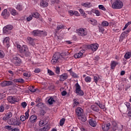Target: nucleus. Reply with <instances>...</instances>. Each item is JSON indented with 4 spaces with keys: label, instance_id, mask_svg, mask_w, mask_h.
<instances>
[{
    "label": "nucleus",
    "instance_id": "nucleus-1",
    "mask_svg": "<svg viewBox=\"0 0 131 131\" xmlns=\"http://www.w3.org/2000/svg\"><path fill=\"white\" fill-rule=\"evenodd\" d=\"M67 54L66 53H62L61 54L60 53H55L51 60V63L53 65L55 64H58V63H61L62 60H65L66 59V55Z\"/></svg>",
    "mask_w": 131,
    "mask_h": 131
},
{
    "label": "nucleus",
    "instance_id": "nucleus-2",
    "mask_svg": "<svg viewBox=\"0 0 131 131\" xmlns=\"http://www.w3.org/2000/svg\"><path fill=\"white\" fill-rule=\"evenodd\" d=\"M17 49L21 54H24L26 56H29L30 52L28 50V47L26 45H23L21 47V45H17Z\"/></svg>",
    "mask_w": 131,
    "mask_h": 131
},
{
    "label": "nucleus",
    "instance_id": "nucleus-3",
    "mask_svg": "<svg viewBox=\"0 0 131 131\" xmlns=\"http://www.w3.org/2000/svg\"><path fill=\"white\" fill-rule=\"evenodd\" d=\"M123 7V3L120 0H116L112 5V8L115 9H122Z\"/></svg>",
    "mask_w": 131,
    "mask_h": 131
},
{
    "label": "nucleus",
    "instance_id": "nucleus-4",
    "mask_svg": "<svg viewBox=\"0 0 131 131\" xmlns=\"http://www.w3.org/2000/svg\"><path fill=\"white\" fill-rule=\"evenodd\" d=\"M7 100L8 102H9V103H11V104H14V103H16V102H19L20 100V97L10 96L7 98Z\"/></svg>",
    "mask_w": 131,
    "mask_h": 131
},
{
    "label": "nucleus",
    "instance_id": "nucleus-5",
    "mask_svg": "<svg viewBox=\"0 0 131 131\" xmlns=\"http://www.w3.org/2000/svg\"><path fill=\"white\" fill-rule=\"evenodd\" d=\"M76 93L78 96H83L84 93H83V91H82L81 89L80 88V85L78 83H77L76 84Z\"/></svg>",
    "mask_w": 131,
    "mask_h": 131
},
{
    "label": "nucleus",
    "instance_id": "nucleus-6",
    "mask_svg": "<svg viewBox=\"0 0 131 131\" xmlns=\"http://www.w3.org/2000/svg\"><path fill=\"white\" fill-rule=\"evenodd\" d=\"M12 29H13V26L11 25H7L4 27L3 32L6 34H9V33H11Z\"/></svg>",
    "mask_w": 131,
    "mask_h": 131
},
{
    "label": "nucleus",
    "instance_id": "nucleus-7",
    "mask_svg": "<svg viewBox=\"0 0 131 131\" xmlns=\"http://www.w3.org/2000/svg\"><path fill=\"white\" fill-rule=\"evenodd\" d=\"M88 48L89 50H92L93 52H96L98 50V48H99V45L98 43L89 45L88 46Z\"/></svg>",
    "mask_w": 131,
    "mask_h": 131
},
{
    "label": "nucleus",
    "instance_id": "nucleus-8",
    "mask_svg": "<svg viewBox=\"0 0 131 131\" xmlns=\"http://www.w3.org/2000/svg\"><path fill=\"white\" fill-rule=\"evenodd\" d=\"M78 35L80 36H84L88 34V32L85 29L80 28L77 30Z\"/></svg>",
    "mask_w": 131,
    "mask_h": 131
},
{
    "label": "nucleus",
    "instance_id": "nucleus-9",
    "mask_svg": "<svg viewBox=\"0 0 131 131\" xmlns=\"http://www.w3.org/2000/svg\"><path fill=\"white\" fill-rule=\"evenodd\" d=\"M9 124L11 125L19 126L21 124V122L15 119H11L9 121Z\"/></svg>",
    "mask_w": 131,
    "mask_h": 131
},
{
    "label": "nucleus",
    "instance_id": "nucleus-10",
    "mask_svg": "<svg viewBox=\"0 0 131 131\" xmlns=\"http://www.w3.org/2000/svg\"><path fill=\"white\" fill-rule=\"evenodd\" d=\"M13 84V81H4L1 83L2 86H9Z\"/></svg>",
    "mask_w": 131,
    "mask_h": 131
},
{
    "label": "nucleus",
    "instance_id": "nucleus-11",
    "mask_svg": "<svg viewBox=\"0 0 131 131\" xmlns=\"http://www.w3.org/2000/svg\"><path fill=\"white\" fill-rule=\"evenodd\" d=\"M84 52V50H81L79 53H77L74 54V57L75 59H79L80 58H82V56Z\"/></svg>",
    "mask_w": 131,
    "mask_h": 131
},
{
    "label": "nucleus",
    "instance_id": "nucleus-12",
    "mask_svg": "<svg viewBox=\"0 0 131 131\" xmlns=\"http://www.w3.org/2000/svg\"><path fill=\"white\" fill-rule=\"evenodd\" d=\"M13 62L15 65L18 66L21 63V59L17 56H14L13 59Z\"/></svg>",
    "mask_w": 131,
    "mask_h": 131
},
{
    "label": "nucleus",
    "instance_id": "nucleus-13",
    "mask_svg": "<svg viewBox=\"0 0 131 131\" xmlns=\"http://www.w3.org/2000/svg\"><path fill=\"white\" fill-rule=\"evenodd\" d=\"M37 119V116L35 115H33L30 116L29 121L31 122V123H34L36 122V120Z\"/></svg>",
    "mask_w": 131,
    "mask_h": 131
},
{
    "label": "nucleus",
    "instance_id": "nucleus-14",
    "mask_svg": "<svg viewBox=\"0 0 131 131\" xmlns=\"http://www.w3.org/2000/svg\"><path fill=\"white\" fill-rule=\"evenodd\" d=\"M3 43L4 46H6L7 48H9L10 47V38L9 37H5L4 39Z\"/></svg>",
    "mask_w": 131,
    "mask_h": 131
},
{
    "label": "nucleus",
    "instance_id": "nucleus-15",
    "mask_svg": "<svg viewBox=\"0 0 131 131\" xmlns=\"http://www.w3.org/2000/svg\"><path fill=\"white\" fill-rule=\"evenodd\" d=\"M42 33H43V31L37 30L33 31L32 34L34 36H39Z\"/></svg>",
    "mask_w": 131,
    "mask_h": 131
},
{
    "label": "nucleus",
    "instance_id": "nucleus-16",
    "mask_svg": "<svg viewBox=\"0 0 131 131\" xmlns=\"http://www.w3.org/2000/svg\"><path fill=\"white\" fill-rule=\"evenodd\" d=\"M13 116V114L11 112H9L5 114L3 117V120H8V119L11 118Z\"/></svg>",
    "mask_w": 131,
    "mask_h": 131
},
{
    "label": "nucleus",
    "instance_id": "nucleus-17",
    "mask_svg": "<svg viewBox=\"0 0 131 131\" xmlns=\"http://www.w3.org/2000/svg\"><path fill=\"white\" fill-rule=\"evenodd\" d=\"M110 123L103 124L102 125V128L104 131H108L110 128Z\"/></svg>",
    "mask_w": 131,
    "mask_h": 131
},
{
    "label": "nucleus",
    "instance_id": "nucleus-18",
    "mask_svg": "<svg viewBox=\"0 0 131 131\" xmlns=\"http://www.w3.org/2000/svg\"><path fill=\"white\" fill-rule=\"evenodd\" d=\"M76 113L77 116H80V115L83 114V110L81 107H78L76 110Z\"/></svg>",
    "mask_w": 131,
    "mask_h": 131
},
{
    "label": "nucleus",
    "instance_id": "nucleus-19",
    "mask_svg": "<svg viewBox=\"0 0 131 131\" xmlns=\"http://www.w3.org/2000/svg\"><path fill=\"white\" fill-rule=\"evenodd\" d=\"M40 6L42 8H46V7L49 6V3H48V1H47L41 0L40 3Z\"/></svg>",
    "mask_w": 131,
    "mask_h": 131
},
{
    "label": "nucleus",
    "instance_id": "nucleus-20",
    "mask_svg": "<svg viewBox=\"0 0 131 131\" xmlns=\"http://www.w3.org/2000/svg\"><path fill=\"white\" fill-rule=\"evenodd\" d=\"M2 15L4 18H5V19H7V18L10 16V13L8 12V10L4 9L2 12Z\"/></svg>",
    "mask_w": 131,
    "mask_h": 131
},
{
    "label": "nucleus",
    "instance_id": "nucleus-21",
    "mask_svg": "<svg viewBox=\"0 0 131 131\" xmlns=\"http://www.w3.org/2000/svg\"><path fill=\"white\" fill-rule=\"evenodd\" d=\"M78 120H80V121H82V122H85L86 121V117L85 116V115H81L80 116H78Z\"/></svg>",
    "mask_w": 131,
    "mask_h": 131
},
{
    "label": "nucleus",
    "instance_id": "nucleus-22",
    "mask_svg": "<svg viewBox=\"0 0 131 131\" xmlns=\"http://www.w3.org/2000/svg\"><path fill=\"white\" fill-rule=\"evenodd\" d=\"M91 109L95 111V112H99L100 111V108L99 107V105L97 104H93L91 106Z\"/></svg>",
    "mask_w": 131,
    "mask_h": 131
},
{
    "label": "nucleus",
    "instance_id": "nucleus-23",
    "mask_svg": "<svg viewBox=\"0 0 131 131\" xmlns=\"http://www.w3.org/2000/svg\"><path fill=\"white\" fill-rule=\"evenodd\" d=\"M59 78L60 79V80L64 81V80L68 78V74H67V73H63L59 76Z\"/></svg>",
    "mask_w": 131,
    "mask_h": 131
},
{
    "label": "nucleus",
    "instance_id": "nucleus-24",
    "mask_svg": "<svg viewBox=\"0 0 131 131\" xmlns=\"http://www.w3.org/2000/svg\"><path fill=\"white\" fill-rule=\"evenodd\" d=\"M89 124L93 127H95L97 125V122L93 120L92 119H89Z\"/></svg>",
    "mask_w": 131,
    "mask_h": 131
},
{
    "label": "nucleus",
    "instance_id": "nucleus-25",
    "mask_svg": "<svg viewBox=\"0 0 131 131\" xmlns=\"http://www.w3.org/2000/svg\"><path fill=\"white\" fill-rule=\"evenodd\" d=\"M112 128L113 130L115 131L118 128V126L117 125V123L115 122V121H114L112 122Z\"/></svg>",
    "mask_w": 131,
    "mask_h": 131
},
{
    "label": "nucleus",
    "instance_id": "nucleus-26",
    "mask_svg": "<svg viewBox=\"0 0 131 131\" xmlns=\"http://www.w3.org/2000/svg\"><path fill=\"white\" fill-rule=\"evenodd\" d=\"M117 65H118V62L117 61H112L111 62V68L112 69H114Z\"/></svg>",
    "mask_w": 131,
    "mask_h": 131
},
{
    "label": "nucleus",
    "instance_id": "nucleus-27",
    "mask_svg": "<svg viewBox=\"0 0 131 131\" xmlns=\"http://www.w3.org/2000/svg\"><path fill=\"white\" fill-rule=\"evenodd\" d=\"M89 22L94 26L98 25V21L96 19H90L89 20Z\"/></svg>",
    "mask_w": 131,
    "mask_h": 131
},
{
    "label": "nucleus",
    "instance_id": "nucleus-28",
    "mask_svg": "<svg viewBox=\"0 0 131 131\" xmlns=\"http://www.w3.org/2000/svg\"><path fill=\"white\" fill-rule=\"evenodd\" d=\"M81 6H82V7H84L85 8L92 7V4H91V2H86V3H82Z\"/></svg>",
    "mask_w": 131,
    "mask_h": 131
},
{
    "label": "nucleus",
    "instance_id": "nucleus-29",
    "mask_svg": "<svg viewBox=\"0 0 131 131\" xmlns=\"http://www.w3.org/2000/svg\"><path fill=\"white\" fill-rule=\"evenodd\" d=\"M48 102L49 103V105H52V104L56 103V100H55L54 98L50 97L48 99Z\"/></svg>",
    "mask_w": 131,
    "mask_h": 131
},
{
    "label": "nucleus",
    "instance_id": "nucleus-30",
    "mask_svg": "<svg viewBox=\"0 0 131 131\" xmlns=\"http://www.w3.org/2000/svg\"><path fill=\"white\" fill-rule=\"evenodd\" d=\"M95 104H96V105H98L99 108H100V109H105V108L106 107L104 104H103L100 103L99 101L96 102L95 103Z\"/></svg>",
    "mask_w": 131,
    "mask_h": 131
},
{
    "label": "nucleus",
    "instance_id": "nucleus-31",
    "mask_svg": "<svg viewBox=\"0 0 131 131\" xmlns=\"http://www.w3.org/2000/svg\"><path fill=\"white\" fill-rule=\"evenodd\" d=\"M47 123H48V122L46 121V120H41L39 122V126H43V125H46Z\"/></svg>",
    "mask_w": 131,
    "mask_h": 131
},
{
    "label": "nucleus",
    "instance_id": "nucleus-32",
    "mask_svg": "<svg viewBox=\"0 0 131 131\" xmlns=\"http://www.w3.org/2000/svg\"><path fill=\"white\" fill-rule=\"evenodd\" d=\"M69 71L71 75L74 78H77L78 77V76L77 75V74H76V73L73 72V71H72L71 70H70Z\"/></svg>",
    "mask_w": 131,
    "mask_h": 131
},
{
    "label": "nucleus",
    "instance_id": "nucleus-33",
    "mask_svg": "<svg viewBox=\"0 0 131 131\" xmlns=\"http://www.w3.org/2000/svg\"><path fill=\"white\" fill-rule=\"evenodd\" d=\"M130 57L131 52H127L125 54L124 56V58H125V59H126V60H127L128 59H130Z\"/></svg>",
    "mask_w": 131,
    "mask_h": 131
},
{
    "label": "nucleus",
    "instance_id": "nucleus-34",
    "mask_svg": "<svg viewBox=\"0 0 131 131\" xmlns=\"http://www.w3.org/2000/svg\"><path fill=\"white\" fill-rule=\"evenodd\" d=\"M74 107H76V106H78L79 105V102L78 101V99L75 98L74 99Z\"/></svg>",
    "mask_w": 131,
    "mask_h": 131
},
{
    "label": "nucleus",
    "instance_id": "nucleus-35",
    "mask_svg": "<svg viewBox=\"0 0 131 131\" xmlns=\"http://www.w3.org/2000/svg\"><path fill=\"white\" fill-rule=\"evenodd\" d=\"M65 27H66V26L64 25H58L57 26L56 30L59 31L60 30V29H64Z\"/></svg>",
    "mask_w": 131,
    "mask_h": 131
},
{
    "label": "nucleus",
    "instance_id": "nucleus-36",
    "mask_svg": "<svg viewBox=\"0 0 131 131\" xmlns=\"http://www.w3.org/2000/svg\"><path fill=\"white\" fill-rule=\"evenodd\" d=\"M11 14L13 15V16H16L17 15L18 13H17V11L14 9H11L10 10Z\"/></svg>",
    "mask_w": 131,
    "mask_h": 131
},
{
    "label": "nucleus",
    "instance_id": "nucleus-37",
    "mask_svg": "<svg viewBox=\"0 0 131 131\" xmlns=\"http://www.w3.org/2000/svg\"><path fill=\"white\" fill-rule=\"evenodd\" d=\"M28 39V41L29 42V43H30V45H33V43H34V42L33 41V39H32V37H28L27 38Z\"/></svg>",
    "mask_w": 131,
    "mask_h": 131
},
{
    "label": "nucleus",
    "instance_id": "nucleus-38",
    "mask_svg": "<svg viewBox=\"0 0 131 131\" xmlns=\"http://www.w3.org/2000/svg\"><path fill=\"white\" fill-rule=\"evenodd\" d=\"M31 14L32 15L33 17H34V18H36V19L39 18V13L38 12H34Z\"/></svg>",
    "mask_w": 131,
    "mask_h": 131
},
{
    "label": "nucleus",
    "instance_id": "nucleus-39",
    "mask_svg": "<svg viewBox=\"0 0 131 131\" xmlns=\"http://www.w3.org/2000/svg\"><path fill=\"white\" fill-rule=\"evenodd\" d=\"M101 25L103 27H107V26H109V23H108V21H103L101 23Z\"/></svg>",
    "mask_w": 131,
    "mask_h": 131
},
{
    "label": "nucleus",
    "instance_id": "nucleus-40",
    "mask_svg": "<svg viewBox=\"0 0 131 131\" xmlns=\"http://www.w3.org/2000/svg\"><path fill=\"white\" fill-rule=\"evenodd\" d=\"M125 105L127 107V111L131 110L130 103L129 102H125Z\"/></svg>",
    "mask_w": 131,
    "mask_h": 131
},
{
    "label": "nucleus",
    "instance_id": "nucleus-41",
    "mask_svg": "<svg viewBox=\"0 0 131 131\" xmlns=\"http://www.w3.org/2000/svg\"><path fill=\"white\" fill-rule=\"evenodd\" d=\"M84 80L85 82H91L92 81V78L90 76H87L85 77Z\"/></svg>",
    "mask_w": 131,
    "mask_h": 131
},
{
    "label": "nucleus",
    "instance_id": "nucleus-42",
    "mask_svg": "<svg viewBox=\"0 0 131 131\" xmlns=\"http://www.w3.org/2000/svg\"><path fill=\"white\" fill-rule=\"evenodd\" d=\"M64 123H65V119L62 118L59 122V124L60 126H63Z\"/></svg>",
    "mask_w": 131,
    "mask_h": 131
},
{
    "label": "nucleus",
    "instance_id": "nucleus-43",
    "mask_svg": "<svg viewBox=\"0 0 131 131\" xmlns=\"http://www.w3.org/2000/svg\"><path fill=\"white\" fill-rule=\"evenodd\" d=\"M16 10H18V11H22V10H23V6L18 4L16 6Z\"/></svg>",
    "mask_w": 131,
    "mask_h": 131
},
{
    "label": "nucleus",
    "instance_id": "nucleus-44",
    "mask_svg": "<svg viewBox=\"0 0 131 131\" xmlns=\"http://www.w3.org/2000/svg\"><path fill=\"white\" fill-rule=\"evenodd\" d=\"M49 129H50V127H49V126H45L41 129V131H48V130H49Z\"/></svg>",
    "mask_w": 131,
    "mask_h": 131
},
{
    "label": "nucleus",
    "instance_id": "nucleus-45",
    "mask_svg": "<svg viewBox=\"0 0 131 131\" xmlns=\"http://www.w3.org/2000/svg\"><path fill=\"white\" fill-rule=\"evenodd\" d=\"M32 18H33V15L32 14L30 15L28 17H27V21L28 22H30V21L32 20Z\"/></svg>",
    "mask_w": 131,
    "mask_h": 131
},
{
    "label": "nucleus",
    "instance_id": "nucleus-46",
    "mask_svg": "<svg viewBox=\"0 0 131 131\" xmlns=\"http://www.w3.org/2000/svg\"><path fill=\"white\" fill-rule=\"evenodd\" d=\"M29 90L30 92H32V93H34L35 92V91H36L35 88H34V86H33L30 87L29 88Z\"/></svg>",
    "mask_w": 131,
    "mask_h": 131
},
{
    "label": "nucleus",
    "instance_id": "nucleus-47",
    "mask_svg": "<svg viewBox=\"0 0 131 131\" xmlns=\"http://www.w3.org/2000/svg\"><path fill=\"white\" fill-rule=\"evenodd\" d=\"M99 79H100V77H97V76L94 77V81L96 83H98V82L99 81Z\"/></svg>",
    "mask_w": 131,
    "mask_h": 131
},
{
    "label": "nucleus",
    "instance_id": "nucleus-48",
    "mask_svg": "<svg viewBox=\"0 0 131 131\" xmlns=\"http://www.w3.org/2000/svg\"><path fill=\"white\" fill-rule=\"evenodd\" d=\"M98 8L100 9V10H102V11H106V8L102 5H99Z\"/></svg>",
    "mask_w": 131,
    "mask_h": 131
},
{
    "label": "nucleus",
    "instance_id": "nucleus-49",
    "mask_svg": "<svg viewBox=\"0 0 131 131\" xmlns=\"http://www.w3.org/2000/svg\"><path fill=\"white\" fill-rule=\"evenodd\" d=\"M48 73L49 74L50 76H52L53 75H55V73L52 70H48Z\"/></svg>",
    "mask_w": 131,
    "mask_h": 131
},
{
    "label": "nucleus",
    "instance_id": "nucleus-50",
    "mask_svg": "<svg viewBox=\"0 0 131 131\" xmlns=\"http://www.w3.org/2000/svg\"><path fill=\"white\" fill-rule=\"evenodd\" d=\"M16 82H20L23 83L24 82V80L22 78L17 79L15 80Z\"/></svg>",
    "mask_w": 131,
    "mask_h": 131
},
{
    "label": "nucleus",
    "instance_id": "nucleus-51",
    "mask_svg": "<svg viewBox=\"0 0 131 131\" xmlns=\"http://www.w3.org/2000/svg\"><path fill=\"white\" fill-rule=\"evenodd\" d=\"M99 32H102V33H103V32L105 31V29H104V27L102 26H99Z\"/></svg>",
    "mask_w": 131,
    "mask_h": 131
},
{
    "label": "nucleus",
    "instance_id": "nucleus-52",
    "mask_svg": "<svg viewBox=\"0 0 131 131\" xmlns=\"http://www.w3.org/2000/svg\"><path fill=\"white\" fill-rule=\"evenodd\" d=\"M4 57H5V52L2 50H0V58H3Z\"/></svg>",
    "mask_w": 131,
    "mask_h": 131
},
{
    "label": "nucleus",
    "instance_id": "nucleus-53",
    "mask_svg": "<svg viewBox=\"0 0 131 131\" xmlns=\"http://www.w3.org/2000/svg\"><path fill=\"white\" fill-rule=\"evenodd\" d=\"M25 117L28 119V117H29V110H28L27 112L25 113Z\"/></svg>",
    "mask_w": 131,
    "mask_h": 131
},
{
    "label": "nucleus",
    "instance_id": "nucleus-54",
    "mask_svg": "<svg viewBox=\"0 0 131 131\" xmlns=\"http://www.w3.org/2000/svg\"><path fill=\"white\" fill-rule=\"evenodd\" d=\"M42 106H43V103L42 102H39L36 105V107H38V108H42Z\"/></svg>",
    "mask_w": 131,
    "mask_h": 131
},
{
    "label": "nucleus",
    "instance_id": "nucleus-55",
    "mask_svg": "<svg viewBox=\"0 0 131 131\" xmlns=\"http://www.w3.org/2000/svg\"><path fill=\"white\" fill-rule=\"evenodd\" d=\"M20 119L21 121H25L26 119H27L25 117V116L23 115L20 117Z\"/></svg>",
    "mask_w": 131,
    "mask_h": 131
},
{
    "label": "nucleus",
    "instance_id": "nucleus-56",
    "mask_svg": "<svg viewBox=\"0 0 131 131\" xmlns=\"http://www.w3.org/2000/svg\"><path fill=\"white\" fill-rule=\"evenodd\" d=\"M55 72L56 74H60V68L56 67Z\"/></svg>",
    "mask_w": 131,
    "mask_h": 131
},
{
    "label": "nucleus",
    "instance_id": "nucleus-57",
    "mask_svg": "<svg viewBox=\"0 0 131 131\" xmlns=\"http://www.w3.org/2000/svg\"><path fill=\"white\" fill-rule=\"evenodd\" d=\"M21 106L23 107V108H26V106H27V103L26 102H23L21 103Z\"/></svg>",
    "mask_w": 131,
    "mask_h": 131
},
{
    "label": "nucleus",
    "instance_id": "nucleus-58",
    "mask_svg": "<svg viewBox=\"0 0 131 131\" xmlns=\"http://www.w3.org/2000/svg\"><path fill=\"white\" fill-rule=\"evenodd\" d=\"M34 72L35 73H39V72H40V69L36 68Z\"/></svg>",
    "mask_w": 131,
    "mask_h": 131
},
{
    "label": "nucleus",
    "instance_id": "nucleus-59",
    "mask_svg": "<svg viewBox=\"0 0 131 131\" xmlns=\"http://www.w3.org/2000/svg\"><path fill=\"white\" fill-rule=\"evenodd\" d=\"M4 111H5V107L4 105H1L0 106V112H4Z\"/></svg>",
    "mask_w": 131,
    "mask_h": 131
},
{
    "label": "nucleus",
    "instance_id": "nucleus-60",
    "mask_svg": "<svg viewBox=\"0 0 131 131\" xmlns=\"http://www.w3.org/2000/svg\"><path fill=\"white\" fill-rule=\"evenodd\" d=\"M122 129H123V125H120V126H119V128H118V130L122 131Z\"/></svg>",
    "mask_w": 131,
    "mask_h": 131
},
{
    "label": "nucleus",
    "instance_id": "nucleus-61",
    "mask_svg": "<svg viewBox=\"0 0 131 131\" xmlns=\"http://www.w3.org/2000/svg\"><path fill=\"white\" fill-rule=\"evenodd\" d=\"M24 75L26 77H30L31 76L30 74L28 73H24Z\"/></svg>",
    "mask_w": 131,
    "mask_h": 131
},
{
    "label": "nucleus",
    "instance_id": "nucleus-62",
    "mask_svg": "<svg viewBox=\"0 0 131 131\" xmlns=\"http://www.w3.org/2000/svg\"><path fill=\"white\" fill-rule=\"evenodd\" d=\"M41 99L39 98H37L35 100L36 103H41Z\"/></svg>",
    "mask_w": 131,
    "mask_h": 131
},
{
    "label": "nucleus",
    "instance_id": "nucleus-63",
    "mask_svg": "<svg viewBox=\"0 0 131 131\" xmlns=\"http://www.w3.org/2000/svg\"><path fill=\"white\" fill-rule=\"evenodd\" d=\"M95 13L96 14V16H100V11H99V10H95Z\"/></svg>",
    "mask_w": 131,
    "mask_h": 131
},
{
    "label": "nucleus",
    "instance_id": "nucleus-64",
    "mask_svg": "<svg viewBox=\"0 0 131 131\" xmlns=\"http://www.w3.org/2000/svg\"><path fill=\"white\" fill-rule=\"evenodd\" d=\"M73 15H75V16H79V13L77 11H74Z\"/></svg>",
    "mask_w": 131,
    "mask_h": 131
}]
</instances>
